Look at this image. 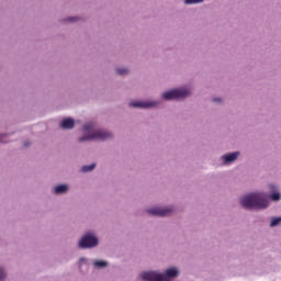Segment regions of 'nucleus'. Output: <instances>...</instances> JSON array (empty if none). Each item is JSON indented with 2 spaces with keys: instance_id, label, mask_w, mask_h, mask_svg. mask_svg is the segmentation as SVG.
<instances>
[{
  "instance_id": "obj_12",
  "label": "nucleus",
  "mask_w": 281,
  "mask_h": 281,
  "mask_svg": "<svg viewBox=\"0 0 281 281\" xmlns=\"http://www.w3.org/2000/svg\"><path fill=\"white\" fill-rule=\"evenodd\" d=\"M95 169V164H92V165H89V166H83L82 168H81V170L83 171V172H91V170H94Z\"/></svg>"
},
{
  "instance_id": "obj_5",
  "label": "nucleus",
  "mask_w": 281,
  "mask_h": 281,
  "mask_svg": "<svg viewBox=\"0 0 281 281\" xmlns=\"http://www.w3.org/2000/svg\"><path fill=\"white\" fill-rule=\"evenodd\" d=\"M80 249H91V247H98V237L87 234L79 241Z\"/></svg>"
},
{
  "instance_id": "obj_16",
  "label": "nucleus",
  "mask_w": 281,
  "mask_h": 281,
  "mask_svg": "<svg viewBox=\"0 0 281 281\" xmlns=\"http://www.w3.org/2000/svg\"><path fill=\"white\" fill-rule=\"evenodd\" d=\"M184 3H187V4L203 3V0H184Z\"/></svg>"
},
{
  "instance_id": "obj_14",
  "label": "nucleus",
  "mask_w": 281,
  "mask_h": 281,
  "mask_svg": "<svg viewBox=\"0 0 281 281\" xmlns=\"http://www.w3.org/2000/svg\"><path fill=\"white\" fill-rule=\"evenodd\" d=\"M116 74H119V76H126V74H128V69L119 68V69H116Z\"/></svg>"
},
{
  "instance_id": "obj_9",
  "label": "nucleus",
  "mask_w": 281,
  "mask_h": 281,
  "mask_svg": "<svg viewBox=\"0 0 281 281\" xmlns=\"http://www.w3.org/2000/svg\"><path fill=\"white\" fill-rule=\"evenodd\" d=\"M60 126H61L63 128L70 130V128H74L75 122L72 121V119H65V120L61 122Z\"/></svg>"
},
{
  "instance_id": "obj_11",
  "label": "nucleus",
  "mask_w": 281,
  "mask_h": 281,
  "mask_svg": "<svg viewBox=\"0 0 281 281\" xmlns=\"http://www.w3.org/2000/svg\"><path fill=\"white\" fill-rule=\"evenodd\" d=\"M93 266L94 267H99V269H102L104 267H109V263L106 261H100V260H95L93 262Z\"/></svg>"
},
{
  "instance_id": "obj_2",
  "label": "nucleus",
  "mask_w": 281,
  "mask_h": 281,
  "mask_svg": "<svg viewBox=\"0 0 281 281\" xmlns=\"http://www.w3.org/2000/svg\"><path fill=\"white\" fill-rule=\"evenodd\" d=\"M177 276H179V270H177V268L167 269L165 274L155 271L140 273V278L144 281H170V278H177Z\"/></svg>"
},
{
  "instance_id": "obj_6",
  "label": "nucleus",
  "mask_w": 281,
  "mask_h": 281,
  "mask_svg": "<svg viewBox=\"0 0 281 281\" xmlns=\"http://www.w3.org/2000/svg\"><path fill=\"white\" fill-rule=\"evenodd\" d=\"M148 214H151L153 216H169V214H172V207H157V209H151L147 211Z\"/></svg>"
},
{
  "instance_id": "obj_17",
  "label": "nucleus",
  "mask_w": 281,
  "mask_h": 281,
  "mask_svg": "<svg viewBox=\"0 0 281 281\" xmlns=\"http://www.w3.org/2000/svg\"><path fill=\"white\" fill-rule=\"evenodd\" d=\"M5 280V271L0 268V281Z\"/></svg>"
},
{
  "instance_id": "obj_1",
  "label": "nucleus",
  "mask_w": 281,
  "mask_h": 281,
  "mask_svg": "<svg viewBox=\"0 0 281 281\" xmlns=\"http://www.w3.org/2000/svg\"><path fill=\"white\" fill-rule=\"evenodd\" d=\"M240 203L245 210H265V207L269 206L267 195L262 193H250L245 195L240 200Z\"/></svg>"
},
{
  "instance_id": "obj_19",
  "label": "nucleus",
  "mask_w": 281,
  "mask_h": 281,
  "mask_svg": "<svg viewBox=\"0 0 281 281\" xmlns=\"http://www.w3.org/2000/svg\"><path fill=\"white\" fill-rule=\"evenodd\" d=\"M213 102H221V99H213Z\"/></svg>"
},
{
  "instance_id": "obj_20",
  "label": "nucleus",
  "mask_w": 281,
  "mask_h": 281,
  "mask_svg": "<svg viewBox=\"0 0 281 281\" xmlns=\"http://www.w3.org/2000/svg\"><path fill=\"white\" fill-rule=\"evenodd\" d=\"M68 21H76V18H69Z\"/></svg>"
},
{
  "instance_id": "obj_18",
  "label": "nucleus",
  "mask_w": 281,
  "mask_h": 281,
  "mask_svg": "<svg viewBox=\"0 0 281 281\" xmlns=\"http://www.w3.org/2000/svg\"><path fill=\"white\" fill-rule=\"evenodd\" d=\"M3 137H8V135H0V142H1L2 144H5L7 140H3Z\"/></svg>"
},
{
  "instance_id": "obj_4",
  "label": "nucleus",
  "mask_w": 281,
  "mask_h": 281,
  "mask_svg": "<svg viewBox=\"0 0 281 281\" xmlns=\"http://www.w3.org/2000/svg\"><path fill=\"white\" fill-rule=\"evenodd\" d=\"M190 95V90L186 88L173 89L162 93L164 100H183Z\"/></svg>"
},
{
  "instance_id": "obj_15",
  "label": "nucleus",
  "mask_w": 281,
  "mask_h": 281,
  "mask_svg": "<svg viewBox=\"0 0 281 281\" xmlns=\"http://www.w3.org/2000/svg\"><path fill=\"white\" fill-rule=\"evenodd\" d=\"M270 199H271V201H280L281 195H280V193H272L270 195Z\"/></svg>"
},
{
  "instance_id": "obj_8",
  "label": "nucleus",
  "mask_w": 281,
  "mask_h": 281,
  "mask_svg": "<svg viewBox=\"0 0 281 281\" xmlns=\"http://www.w3.org/2000/svg\"><path fill=\"white\" fill-rule=\"evenodd\" d=\"M238 155H240L238 151L225 155L223 156V160L225 164H231V161H236V159H238Z\"/></svg>"
},
{
  "instance_id": "obj_10",
  "label": "nucleus",
  "mask_w": 281,
  "mask_h": 281,
  "mask_svg": "<svg viewBox=\"0 0 281 281\" xmlns=\"http://www.w3.org/2000/svg\"><path fill=\"white\" fill-rule=\"evenodd\" d=\"M67 190H69L67 184H59L55 188V194H63V193L67 192Z\"/></svg>"
},
{
  "instance_id": "obj_3",
  "label": "nucleus",
  "mask_w": 281,
  "mask_h": 281,
  "mask_svg": "<svg viewBox=\"0 0 281 281\" xmlns=\"http://www.w3.org/2000/svg\"><path fill=\"white\" fill-rule=\"evenodd\" d=\"M85 133H87L86 136H82L79 138V142H87L89 139H110V137H113V135L103 130H93V124L89 123L83 126Z\"/></svg>"
},
{
  "instance_id": "obj_7",
  "label": "nucleus",
  "mask_w": 281,
  "mask_h": 281,
  "mask_svg": "<svg viewBox=\"0 0 281 281\" xmlns=\"http://www.w3.org/2000/svg\"><path fill=\"white\" fill-rule=\"evenodd\" d=\"M130 106H133L134 109H150L153 106H157V103L137 101V102H131Z\"/></svg>"
},
{
  "instance_id": "obj_13",
  "label": "nucleus",
  "mask_w": 281,
  "mask_h": 281,
  "mask_svg": "<svg viewBox=\"0 0 281 281\" xmlns=\"http://www.w3.org/2000/svg\"><path fill=\"white\" fill-rule=\"evenodd\" d=\"M281 217H273L270 223V227H276L277 225H280Z\"/></svg>"
}]
</instances>
